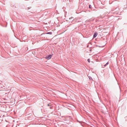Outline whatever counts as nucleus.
Masks as SVG:
<instances>
[{
    "label": "nucleus",
    "mask_w": 127,
    "mask_h": 127,
    "mask_svg": "<svg viewBox=\"0 0 127 127\" xmlns=\"http://www.w3.org/2000/svg\"><path fill=\"white\" fill-rule=\"evenodd\" d=\"M97 33L95 32L94 33V35H93V38H95V37H96V36H97Z\"/></svg>",
    "instance_id": "2"
},
{
    "label": "nucleus",
    "mask_w": 127,
    "mask_h": 127,
    "mask_svg": "<svg viewBox=\"0 0 127 127\" xmlns=\"http://www.w3.org/2000/svg\"><path fill=\"white\" fill-rule=\"evenodd\" d=\"M48 106H49V104H48Z\"/></svg>",
    "instance_id": "6"
},
{
    "label": "nucleus",
    "mask_w": 127,
    "mask_h": 127,
    "mask_svg": "<svg viewBox=\"0 0 127 127\" xmlns=\"http://www.w3.org/2000/svg\"><path fill=\"white\" fill-rule=\"evenodd\" d=\"M89 7L90 8V5L89 6Z\"/></svg>",
    "instance_id": "5"
},
{
    "label": "nucleus",
    "mask_w": 127,
    "mask_h": 127,
    "mask_svg": "<svg viewBox=\"0 0 127 127\" xmlns=\"http://www.w3.org/2000/svg\"><path fill=\"white\" fill-rule=\"evenodd\" d=\"M88 61L89 62V63H90V59H88Z\"/></svg>",
    "instance_id": "3"
},
{
    "label": "nucleus",
    "mask_w": 127,
    "mask_h": 127,
    "mask_svg": "<svg viewBox=\"0 0 127 127\" xmlns=\"http://www.w3.org/2000/svg\"><path fill=\"white\" fill-rule=\"evenodd\" d=\"M52 55H49L47 56L45 58L47 60H49L51 58Z\"/></svg>",
    "instance_id": "1"
},
{
    "label": "nucleus",
    "mask_w": 127,
    "mask_h": 127,
    "mask_svg": "<svg viewBox=\"0 0 127 127\" xmlns=\"http://www.w3.org/2000/svg\"><path fill=\"white\" fill-rule=\"evenodd\" d=\"M108 64V62H107V63H106V64H105V65H104V66H106L107 65V64Z\"/></svg>",
    "instance_id": "4"
}]
</instances>
